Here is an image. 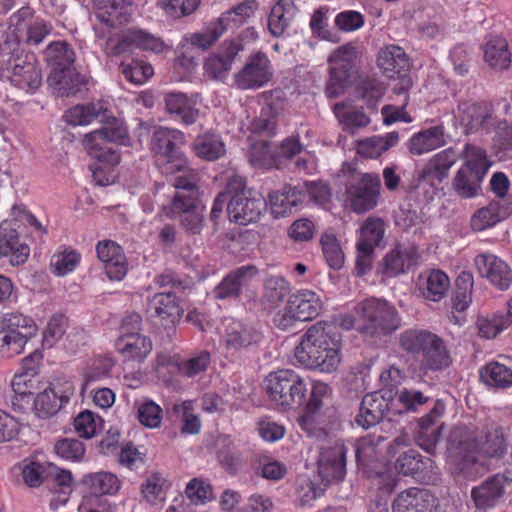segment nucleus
Masks as SVG:
<instances>
[{
	"instance_id": "f257e3e1",
	"label": "nucleus",
	"mask_w": 512,
	"mask_h": 512,
	"mask_svg": "<svg viewBox=\"0 0 512 512\" xmlns=\"http://www.w3.org/2000/svg\"><path fill=\"white\" fill-rule=\"evenodd\" d=\"M297 363L310 370L332 373L341 362V336L336 326L318 321L308 328L294 350Z\"/></svg>"
},
{
	"instance_id": "f03ea898",
	"label": "nucleus",
	"mask_w": 512,
	"mask_h": 512,
	"mask_svg": "<svg viewBox=\"0 0 512 512\" xmlns=\"http://www.w3.org/2000/svg\"><path fill=\"white\" fill-rule=\"evenodd\" d=\"M114 144L130 145L127 129L117 122L92 131L83 139L85 150L96 160L90 170L98 185L106 186L113 181L114 167L120 163V152Z\"/></svg>"
},
{
	"instance_id": "7ed1b4c3",
	"label": "nucleus",
	"mask_w": 512,
	"mask_h": 512,
	"mask_svg": "<svg viewBox=\"0 0 512 512\" xmlns=\"http://www.w3.org/2000/svg\"><path fill=\"white\" fill-rule=\"evenodd\" d=\"M399 347L411 357L424 374L441 372L452 364L444 340L424 329H407L399 335Z\"/></svg>"
},
{
	"instance_id": "20e7f679",
	"label": "nucleus",
	"mask_w": 512,
	"mask_h": 512,
	"mask_svg": "<svg viewBox=\"0 0 512 512\" xmlns=\"http://www.w3.org/2000/svg\"><path fill=\"white\" fill-rule=\"evenodd\" d=\"M507 452V443L501 428L487 432L485 441L480 443L476 437L467 435L449 448L448 463L456 475L469 477L474 473L480 457L502 458Z\"/></svg>"
},
{
	"instance_id": "39448f33",
	"label": "nucleus",
	"mask_w": 512,
	"mask_h": 512,
	"mask_svg": "<svg viewBox=\"0 0 512 512\" xmlns=\"http://www.w3.org/2000/svg\"><path fill=\"white\" fill-rule=\"evenodd\" d=\"M173 182L176 191L171 201L161 208V215L179 219L182 227L192 234H199L203 227L204 205L191 170L183 172Z\"/></svg>"
},
{
	"instance_id": "423d86ee",
	"label": "nucleus",
	"mask_w": 512,
	"mask_h": 512,
	"mask_svg": "<svg viewBox=\"0 0 512 512\" xmlns=\"http://www.w3.org/2000/svg\"><path fill=\"white\" fill-rule=\"evenodd\" d=\"M184 144L185 135L178 129L158 127L154 130L150 150L161 174L171 176L190 170L188 160L181 150Z\"/></svg>"
},
{
	"instance_id": "0eeeda50",
	"label": "nucleus",
	"mask_w": 512,
	"mask_h": 512,
	"mask_svg": "<svg viewBox=\"0 0 512 512\" xmlns=\"http://www.w3.org/2000/svg\"><path fill=\"white\" fill-rule=\"evenodd\" d=\"M264 386L269 400L284 409L303 407L309 394L306 379L292 369L270 372L264 379Z\"/></svg>"
},
{
	"instance_id": "6e6552de",
	"label": "nucleus",
	"mask_w": 512,
	"mask_h": 512,
	"mask_svg": "<svg viewBox=\"0 0 512 512\" xmlns=\"http://www.w3.org/2000/svg\"><path fill=\"white\" fill-rule=\"evenodd\" d=\"M227 191L231 197L227 204L230 221L239 225L257 222L267 208L265 198L255 191L246 188L243 177L233 175L227 182Z\"/></svg>"
},
{
	"instance_id": "1a4fd4ad",
	"label": "nucleus",
	"mask_w": 512,
	"mask_h": 512,
	"mask_svg": "<svg viewBox=\"0 0 512 512\" xmlns=\"http://www.w3.org/2000/svg\"><path fill=\"white\" fill-rule=\"evenodd\" d=\"M362 324L359 330L370 336L388 334L399 327L396 309L386 300L368 298L355 308Z\"/></svg>"
},
{
	"instance_id": "9d476101",
	"label": "nucleus",
	"mask_w": 512,
	"mask_h": 512,
	"mask_svg": "<svg viewBox=\"0 0 512 512\" xmlns=\"http://www.w3.org/2000/svg\"><path fill=\"white\" fill-rule=\"evenodd\" d=\"M36 331L37 326L31 317L19 312L3 314L0 317V354L4 357L19 355Z\"/></svg>"
},
{
	"instance_id": "9b49d317",
	"label": "nucleus",
	"mask_w": 512,
	"mask_h": 512,
	"mask_svg": "<svg viewBox=\"0 0 512 512\" xmlns=\"http://www.w3.org/2000/svg\"><path fill=\"white\" fill-rule=\"evenodd\" d=\"M320 296L309 289H300L289 295L287 303L282 311L275 314L274 325L280 330L291 329L297 321H311L322 310Z\"/></svg>"
},
{
	"instance_id": "f8f14e48",
	"label": "nucleus",
	"mask_w": 512,
	"mask_h": 512,
	"mask_svg": "<svg viewBox=\"0 0 512 512\" xmlns=\"http://www.w3.org/2000/svg\"><path fill=\"white\" fill-rule=\"evenodd\" d=\"M358 52L356 47L346 44L337 48L329 57V79L325 93L328 98H337L349 87L356 71Z\"/></svg>"
},
{
	"instance_id": "ddd939ff",
	"label": "nucleus",
	"mask_w": 512,
	"mask_h": 512,
	"mask_svg": "<svg viewBox=\"0 0 512 512\" xmlns=\"http://www.w3.org/2000/svg\"><path fill=\"white\" fill-rule=\"evenodd\" d=\"M141 322V316L137 313L123 319L122 334L117 338L115 348L124 362L142 363L152 351V341L148 337L140 333H129L126 330L128 324L135 329H140Z\"/></svg>"
},
{
	"instance_id": "4468645a",
	"label": "nucleus",
	"mask_w": 512,
	"mask_h": 512,
	"mask_svg": "<svg viewBox=\"0 0 512 512\" xmlns=\"http://www.w3.org/2000/svg\"><path fill=\"white\" fill-rule=\"evenodd\" d=\"M381 179L376 173H364L346 185V196L351 209L362 214L374 209L380 199Z\"/></svg>"
},
{
	"instance_id": "2eb2a0df",
	"label": "nucleus",
	"mask_w": 512,
	"mask_h": 512,
	"mask_svg": "<svg viewBox=\"0 0 512 512\" xmlns=\"http://www.w3.org/2000/svg\"><path fill=\"white\" fill-rule=\"evenodd\" d=\"M11 26L14 27L16 44L24 42L27 45H39L52 32L53 26L50 22L34 16L30 7H22L10 18Z\"/></svg>"
},
{
	"instance_id": "dca6fc26",
	"label": "nucleus",
	"mask_w": 512,
	"mask_h": 512,
	"mask_svg": "<svg viewBox=\"0 0 512 512\" xmlns=\"http://www.w3.org/2000/svg\"><path fill=\"white\" fill-rule=\"evenodd\" d=\"M273 77V68L268 56L258 51L251 54L241 70L234 76L239 89H259L267 85Z\"/></svg>"
},
{
	"instance_id": "f3484780",
	"label": "nucleus",
	"mask_w": 512,
	"mask_h": 512,
	"mask_svg": "<svg viewBox=\"0 0 512 512\" xmlns=\"http://www.w3.org/2000/svg\"><path fill=\"white\" fill-rule=\"evenodd\" d=\"M18 44L5 42L0 46L2 61L12 69V81L22 89L36 90L42 82L40 70L31 62H20Z\"/></svg>"
},
{
	"instance_id": "a211bd4d",
	"label": "nucleus",
	"mask_w": 512,
	"mask_h": 512,
	"mask_svg": "<svg viewBox=\"0 0 512 512\" xmlns=\"http://www.w3.org/2000/svg\"><path fill=\"white\" fill-rule=\"evenodd\" d=\"M346 455L347 448L341 441L321 448L317 460V471L325 487L344 478L346 474Z\"/></svg>"
},
{
	"instance_id": "6ab92c4d",
	"label": "nucleus",
	"mask_w": 512,
	"mask_h": 512,
	"mask_svg": "<svg viewBox=\"0 0 512 512\" xmlns=\"http://www.w3.org/2000/svg\"><path fill=\"white\" fill-rule=\"evenodd\" d=\"M224 328L222 344L226 353L230 355H235L257 345L262 338L256 329L234 319L225 320Z\"/></svg>"
},
{
	"instance_id": "aec40b11",
	"label": "nucleus",
	"mask_w": 512,
	"mask_h": 512,
	"mask_svg": "<svg viewBox=\"0 0 512 512\" xmlns=\"http://www.w3.org/2000/svg\"><path fill=\"white\" fill-rule=\"evenodd\" d=\"M509 479L502 473L488 477L480 485L471 489V499L480 512L494 509L505 495Z\"/></svg>"
},
{
	"instance_id": "412c9836",
	"label": "nucleus",
	"mask_w": 512,
	"mask_h": 512,
	"mask_svg": "<svg viewBox=\"0 0 512 512\" xmlns=\"http://www.w3.org/2000/svg\"><path fill=\"white\" fill-rule=\"evenodd\" d=\"M445 410V402L437 399L429 413L419 419L416 442L428 453L435 450L440 439L442 423H439V420L443 417Z\"/></svg>"
},
{
	"instance_id": "4be33fe9",
	"label": "nucleus",
	"mask_w": 512,
	"mask_h": 512,
	"mask_svg": "<svg viewBox=\"0 0 512 512\" xmlns=\"http://www.w3.org/2000/svg\"><path fill=\"white\" fill-rule=\"evenodd\" d=\"M257 273L258 270L254 265H245L232 270L215 286L213 290L215 299H237L243 290L249 288Z\"/></svg>"
},
{
	"instance_id": "5701e85b",
	"label": "nucleus",
	"mask_w": 512,
	"mask_h": 512,
	"mask_svg": "<svg viewBox=\"0 0 512 512\" xmlns=\"http://www.w3.org/2000/svg\"><path fill=\"white\" fill-rule=\"evenodd\" d=\"M474 263L479 274L499 290H507L512 284V271L498 256L489 252L480 253Z\"/></svg>"
},
{
	"instance_id": "b1692460",
	"label": "nucleus",
	"mask_w": 512,
	"mask_h": 512,
	"mask_svg": "<svg viewBox=\"0 0 512 512\" xmlns=\"http://www.w3.org/2000/svg\"><path fill=\"white\" fill-rule=\"evenodd\" d=\"M98 259L103 263L110 280H122L128 271V262L123 248L112 240H102L96 245Z\"/></svg>"
},
{
	"instance_id": "393cba45",
	"label": "nucleus",
	"mask_w": 512,
	"mask_h": 512,
	"mask_svg": "<svg viewBox=\"0 0 512 512\" xmlns=\"http://www.w3.org/2000/svg\"><path fill=\"white\" fill-rule=\"evenodd\" d=\"M435 468V462L430 457H424L414 449H409L400 454L395 462V469L398 473L423 482L432 479Z\"/></svg>"
},
{
	"instance_id": "a878e982",
	"label": "nucleus",
	"mask_w": 512,
	"mask_h": 512,
	"mask_svg": "<svg viewBox=\"0 0 512 512\" xmlns=\"http://www.w3.org/2000/svg\"><path fill=\"white\" fill-rule=\"evenodd\" d=\"M437 499L428 490L411 487L397 495L392 512H435Z\"/></svg>"
},
{
	"instance_id": "bb28decb",
	"label": "nucleus",
	"mask_w": 512,
	"mask_h": 512,
	"mask_svg": "<svg viewBox=\"0 0 512 512\" xmlns=\"http://www.w3.org/2000/svg\"><path fill=\"white\" fill-rule=\"evenodd\" d=\"M30 255L29 246L20 241L19 231L11 227V222L0 225V258H9L12 266L24 264Z\"/></svg>"
},
{
	"instance_id": "cd10ccee",
	"label": "nucleus",
	"mask_w": 512,
	"mask_h": 512,
	"mask_svg": "<svg viewBox=\"0 0 512 512\" xmlns=\"http://www.w3.org/2000/svg\"><path fill=\"white\" fill-rule=\"evenodd\" d=\"M389 411V401L380 393L366 394L360 404L355 423L363 429L377 425Z\"/></svg>"
},
{
	"instance_id": "c85d7f7f",
	"label": "nucleus",
	"mask_w": 512,
	"mask_h": 512,
	"mask_svg": "<svg viewBox=\"0 0 512 512\" xmlns=\"http://www.w3.org/2000/svg\"><path fill=\"white\" fill-rule=\"evenodd\" d=\"M457 155L454 148L449 147L434 154L423 166L420 178L432 185L441 184L448 178L450 169L456 164Z\"/></svg>"
},
{
	"instance_id": "c756f323",
	"label": "nucleus",
	"mask_w": 512,
	"mask_h": 512,
	"mask_svg": "<svg viewBox=\"0 0 512 512\" xmlns=\"http://www.w3.org/2000/svg\"><path fill=\"white\" fill-rule=\"evenodd\" d=\"M166 110L174 115L185 125L194 124L199 116L197 109L198 96L196 94L187 95L182 92H169L164 96Z\"/></svg>"
},
{
	"instance_id": "7c9ffc66",
	"label": "nucleus",
	"mask_w": 512,
	"mask_h": 512,
	"mask_svg": "<svg viewBox=\"0 0 512 512\" xmlns=\"http://www.w3.org/2000/svg\"><path fill=\"white\" fill-rule=\"evenodd\" d=\"M47 469L45 483L53 494L50 508L56 510L69 500L72 492V475L70 471L60 469L52 463H49Z\"/></svg>"
},
{
	"instance_id": "2f4dec72",
	"label": "nucleus",
	"mask_w": 512,
	"mask_h": 512,
	"mask_svg": "<svg viewBox=\"0 0 512 512\" xmlns=\"http://www.w3.org/2000/svg\"><path fill=\"white\" fill-rule=\"evenodd\" d=\"M83 490L90 496H115L121 489L118 476L109 471L87 473L81 479Z\"/></svg>"
},
{
	"instance_id": "473e14b6",
	"label": "nucleus",
	"mask_w": 512,
	"mask_h": 512,
	"mask_svg": "<svg viewBox=\"0 0 512 512\" xmlns=\"http://www.w3.org/2000/svg\"><path fill=\"white\" fill-rule=\"evenodd\" d=\"M306 194L303 190L285 185L281 190L273 191L268 195L271 213L275 218L285 217L305 201Z\"/></svg>"
},
{
	"instance_id": "72a5a7b5",
	"label": "nucleus",
	"mask_w": 512,
	"mask_h": 512,
	"mask_svg": "<svg viewBox=\"0 0 512 512\" xmlns=\"http://www.w3.org/2000/svg\"><path fill=\"white\" fill-rule=\"evenodd\" d=\"M377 66L387 78L394 79L409 70V57L400 46L386 45L378 53Z\"/></svg>"
},
{
	"instance_id": "f704fd0d",
	"label": "nucleus",
	"mask_w": 512,
	"mask_h": 512,
	"mask_svg": "<svg viewBox=\"0 0 512 512\" xmlns=\"http://www.w3.org/2000/svg\"><path fill=\"white\" fill-rule=\"evenodd\" d=\"M446 145L445 128L436 125L414 133L408 141V150L413 155H423Z\"/></svg>"
},
{
	"instance_id": "c9c22d12",
	"label": "nucleus",
	"mask_w": 512,
	"mask_h": 512,
	"mask_svg": "<svg viewBox=\"0 0 512 512\" xmlns=\"http://www.w3.org/2000/svg\"><path fill=\"white\" fill-rule=\"evenodd\" d=\"M512 212V202L492 201L486 207L478 209L470 219L473 231H484L506 219Z\"/></svg>"
},
{
	"instance_id": "e433bc0d",
	"label": "nucleus",
	"mask_w": 512,
	"mask_h": 512,
	"mask_svg": "<svg viewBox=\"0 0 512 512\" xmlns=\"http://www.w3.org/2000/svg\"><path fill=\"white\" fill-rule=\"evenodd\" d=\"M298 12L295 0H278L268 16V30L274 37H281L291 26Z\"/></svg>"
},
{
	"instance_id": "4c0bfd02",
	"label": "nucleus",
	"mask_w": 512,
	"mask_h": 512,
	"mask_svg": "<svg viewBox=\"0 0 512 512\" xmlns=\"http://www.w3.org/2000/svg\"><path fill=\"white\" fill-rule=\"evenodd\" d=\"M148 312L168 325L179 320L182 309L176 295L168 292L155 294L148 303Z\"/></svg>"
},
{
	"instance_id": "58836bf2",
	"label": "nucleus",
	"mask_w": 512,
	"mask_h": 512,
	"mask_svg": "<svg viewBox=\"0 0 512 512\" xmlns=\"http://www.w3.org/2000/svg\"><path fill=\"white\" fill-rule=\"evenodd\" d=\"M457 114L466 134L478 131L490 115L485 103L473 101L460 102L457 108Z\"/></svg>"
},
{
	"instance_id": "ea45409f",
	"label": "nucleus",
	"mask_w": 512,
	"mask_h": 512,
	"mask_svg": "<svg viewBox=\"0 0 512 512\" xmlns=\"http://www.w3.org/2000/svg\"><path fill=\"white\" fill-rule=\"evenodd\" d=\"M484 60L494 69H507L511 63V53L508 43L501 36H492L486 38L483 45Z\"/></svg>"
},
{
	"instance_id": "a19ab883",
	"label": "nucleus",
	"mask_w": 512,
	"mask_h": 512,
	"mask_svg": "<svg viewBox=\"0 0 512 512\" xmlns=\"http://www.w3.org/2000/svg\"><path fill=\"white\" fill-rule=\"evenodd\" d=\"M417 250L414 247L401 250L395 248L391 250L383 259V273L387 277H395L405 272V268H410L417 263Z\"/></svg>"
},
{
	"instance_id": "79ce46f5",
	"label": "nucleus",
	"mask_w": 512,
	"mask_h": 512,
	"mask_svg": "<svg viewBox=\"0 0 512 512\" xmlns=\"http://www.w3.org/2000/svg\"><path fill=\"white\" fill-rule=\"evenodd\" d=\"M486 176L460 167L452 181L455 193L462 199H471L481 193V184Z\"/></svg>"
},
{
	"instance_id": "37998d69",
	"label": "nucleus",
	"mask_w": 512,
	"mask_h": 512,
	"mask_svg": "<svg viewBox=\"0 0 512 512\" xmlns=\"http://www.w3.org/2000/svg\"><path fill=\"white\" fill-rule=\"evenodd\" d=\"M419 289L422 296L430 301L438 302L443 299L450 287L448 275L439 270H431L425 278H420Z\"/></svg>"
},
{
	"instance_id": "c03bdc74",
	"label": "nucleus",
	"mask_w": 512,
	"mask_h": 512,
	"mask_svg": "<svg viewBox=\"0 0 512 512\" xmlns=\"http://www.w3.org/2000/svg\"><path fill=\"white\" fill-rule=\"evenodd\" d=\"M290 292L291 285L284 277L270 276L263 284L262 304L267 309H275Z\"/></svg>"
},
{
	"instance_id": "a18cd8bd",
	"label": "nucleus",
	"mask_w": 512,
	"mask_h": 512,
	"mask_svg": "<svg viewBox=\"0 0 512 512\" xmlns=\"http://www.w3.org/2000/svg\"><path fill=\"white\" fill-rule=\"evenodd\" d=\"M48 81L62 96H73L81 90L84 81L74 68L52 70Z\"/></svg>"
},
{
	"instance_id": "49530a36",
	"label": "nucleus",
	"mask_w": 512,
	"mask_h": 512,
	"mask_svg": "<svg viewBox=\"0 0 512 512\" xmlns=\"http://www.w3.org/2000/svg\"><path fill=\"white\" fill-rule=\"evenodd\" d=\"M512 324V298L507 302L505 313L494 314L491 318H479L478 333L486 339H493Z\"/></svg>"
},
{
	"instance_id": "de8ad7c7",
	"label": "nucleus",
	"mask_w": 512,
	"mask_h": 512,
	"mask_svg": "<svg viewBox=\"0 0 512 512\" xmlns=\"http://www.w3.org/2000/svg\"><path fill=\"white\" fill-rule=\"evenodd\" d=\"M193 149L198 157L208 161L217 160L226 152L221 136L216 133H205L197 136Z\"/></svg>"
},
{
	"instance_id": "09e8293b",
	"label": "nucleus",
	"mask_w": 512,
	"mask_h": 512,
	"mask_svg": "<svg viewBox=\"0 0 512 512\" xmlns=\"http://www.w3.org/2000/svg\"><path fill=\"white\" fill-rule=\"evenodd\" d=\"M156 377L166 385L176 382L177 376H181L180 356L177 354L158 353L153 368Z\"/></svg>"
},
{
	"instance_id": "8fccbe9b",
	"label": "nucleus",
	"mask_w": 512,
	"mask_h": 512,
	"mask_svg": "<svg viewBox=\"0 0 512 512\" xmlns=\"http://www.w3.org/2000/svg\"><path fill=\"white\" fill-rule=\"evenodd\" d=\"M399 141L398 132H389L385 135H378L359 142L358 152L368 158H377Z\"/></svg>"
},
{
	"instance_id": "3c124183",
	"label": "nucleus",
	"mask_w": 512,
	"mask_h": 512,
	"mask_svg": "<svg viewBox=\"0 0 512 512\" xmlns=\"http://www.w3.org/2000/svg\"><path fill=\"white\" fill-rule=\"evenodd\" d=\"M114 361L110 357L98 356L90 360L82 373V393H85L93 384L110 375Z\"/></svg>"
},
{
	"instance_id": "603ef678",
	"label": "nucleus",
	"mask_w": 512,
	"mask_h": 512,
	"mask_svg": "<svg viewBox=\"0 0 512 512\" xmlns=\"http://www.w3.org/2000/svg\"><path fill=\"white\" fill-rule=\"evenodd\" d=\"M462 158L464 159V163L461 167L470 171H475L484 176L487 175L492 165L486 150L478 145L471 143L465 144L462 151Z\"/></svg>"
},
{
	"instance_id": "864d4df0",
	"label": "nucleus",
	"mask_w": 512,
	"mask_h": 512,
	"mask_svg": "<svg viewBox=\"0 0 512 512\" xmlns=\"http://www.w3.org/2000/svg\"><path fill=\"white\" fill-rule=\"evenodd\" d=\"M169 481L159 473H153L142 483L141 494L151 505L163 503L166 500Z\"/></svg>"
},
{
	"instance_id": "5fc2aeb1",
	"label": "nucleus",
	"mask_w": 512,
	"mask_h": 512,
	"mask_svg": "<svg viewBox=\"0 0 512 512\" xmlns=\"http://www.w3.org/2000/svg\"><path fill=\"white\" fill-rule=\"evenodd\" d=\"M217 457L221 466L231 475H235L243 467V459L239 452H232L233 440L229 435L218 437Z\"/></svg>"
},
{
	"instance_id": "6e6d98bb",
	"label": "nucleus",
	"mask_w": 512,
	"mask_h": 512,
	"mask_svg": "<svg viewBox=\"0 0 512 512\" xmlns=\"http://www.w3.org/2000/svg\"><path fill=\"white\" fill-rule=\"evenodd\" d=\"M226 31V25L222 24V20L217 19L211 22L205 30L191 33L184 38L190 45L202 50L209 49Z\"/></svg>"
},
{
	"instance_id": "4d7b16f0",
	"label": "nucleus",
	"mask_w": 512,
	"mask_h": 512,
	"mask_svg": "<svg viewBox=\"0 0 512 512\" xmlns=\"http://www.w3.org/2000/svg\"><path fill=\"white\" fill-rule=\"evenodd\" d=\"M474 278L471 272H461L455 281V290L452 296L453 308L462 312L468 308L472 300Z\"/></svg>"
},
{
	"instance_id": "13d9d810",
	"label": "nucleus",
	"mask_w": 512,
	"mask_h": 512,
	"mask_svg": "<svg viewBox=\"0 0 512 512\" xmlns=\"http://www.w3.org/2000/svg\"><path fill=\"white\" fill-rule=\"evenodd\" d=\"M484 383L498 388H508L512 385V370L504 364L490 362L480 370Z\"/></svg>"
},
{
	"instance_id": "bf43d9fd",
	"label": "nucleus",
	"mask_w": 512,
	"mask_h": 512,
	"mask_svg": "<svg viewBox=\"0 0 512 512\" xmlns=\"http://www.w3.org/2000/svg\"><path fill=\"white\" fill-rule=\"evenodd\" d=\"M384 440L382 436L368 434L354 444L355 459L358 467H364L377 459V448Z\"/></svg>"
},
{
	"instance_id": "052dcab7",
	"label": "nucleus",
	"mask_w": 512,
	"mask_h": 512,
	"mask_svg": "<svg viewBox=\"0 0 512 512\" xmlns=\"http://www.w3.org/2000/svg\"><path fill=\"white\" fill-rule=\"evenodd\" d=\"M122 73L125 79L135 85H142L154 74L152 65L142 59H132L130 62H122Z\"/></svg>"
},
{
	"instance_id": "680f3d73",
	"label": "nucleus",
	"mask_w": 512,
	"mask_h": 512,
	"mask_svg": "<svg viewBox=\"0 0 512 512\" xmlns=\"http://www.w3.org/2000/svg\"><path fill=\"white\" fill-rule=\"evenodd\" d=\"M384 232L385 223L381 218L368 217L361 226L357 243L376 248L383 240Z\"/></svg>"
},
{
	"instance_id": "e2e57ef3",
	"label": "nucleus",
	"mask_w": 512,
	"mask_h": 512,
	"mask_svg": "<svg viewBox=\"0 0 512 512\" xmlns=\"http://www.w3.org/2000/svg\"><path fill=\"white\" fill-rule=\"evenodd\" d=\"M320 243L324 259L328 266L334 270L343 267L345 256L334 234L325 233L321 236Z\"/></svg>"
},
{
	"instance_id": "0e129e2a",
	"label": "nucleus",
	"mask_w": 512,
	"mask_h": 512,
	"mask_svg": "<svg viewBox=\"0 0 512 512\" xmlns=\"http://www.w3.org/2000/svg\"><path fill=\"white\" fill-rule=\"evenodd\" d=\"M357 90L369 109H377L386 87L380 80L368 77L360 81Z\"/></svg>"
},
{
	"instance_id": "69168bd1",
	"label": "nucleus",
	"mask_w": 512,
	"mask_h": 512,
	"mask_svg": "<svg viewBox=\"0 0 512 512\" xmlns=\"http://www.w3.org/2000/svg\"><path fill=\"white\" fill-rule=\"evenodd\" d=\"M101 110V106L93 103L76 105L65 112L64 118L68 124L73 126L88 125L98 118Z\"/></svg>"
},
{
	"instance_id": "338daca9",
	"label": "nucleus",
	"mask_w": 512,
	"mask_h": 512,
	"mask_svg": "<svg viewBox=\"0 0 512 512\" xmlns=\"http://www.w3.org/2000/svg\"><path fill=\"white\" fill-rule=\"evenodd\" d=\"M81 260V255L73 249L66 248L53 255L51 267L56 276H65L73 272Z\"/></svg>"
},
{
	"instance_id": "774afa93",
	"label": "nucleus",
	"mask_w": 512,
	"mask_h": 512,
	"mask_svg": "<svg viewBox=\"0 0 512 512\" xmlns=\"http://www.w3.org/2000/svg\"><path fill=\"white\" fill-rule=\"evenodd\" d=\"M102 418L92 411L85 410L74 420V427L80 437L92 438L102 428Z\"/></svg>"
}]
</instances>
